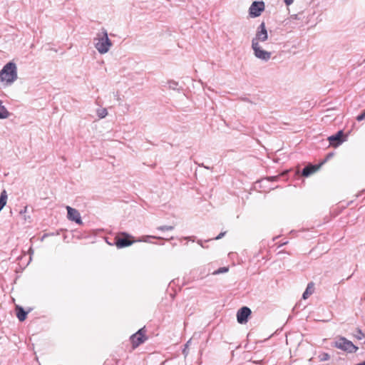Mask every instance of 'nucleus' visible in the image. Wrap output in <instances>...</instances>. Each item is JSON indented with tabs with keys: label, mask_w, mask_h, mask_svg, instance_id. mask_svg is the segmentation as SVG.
<instances>
[{
	"label": "nucleus",
	"mask_w": 365,
	"mask_h": 365,
	"mask_svg": "<svg viewBox=\"0 0 365 365\" xmlns=\"http://www.w3.org/2000/svg\"><path fill=\"white\" fill-rule=\"evenodd\" d=\"M197 243L198 245H200L202 247H204V245H203V244H202V240H197Z\"/></svg>",
	"instance_id": "c756f323"
},
{
	"label": "nucleus",
	"mask_w": 365,
	"mask_h": 365,
	"mask_svg": "<svg viewBox=\"0 0 365 365\" xmlns=\"http://www.w3.org/2000/svg\"><path fill=\"white\" fill-rule=\"evenodd\" d=\"M251 314L252 311L248 307H242L237 312V319H247Z\"/></svg>",
	"instance_id": "f8f14e48"
},
{
	"label": "nucleus",
	"mask_w": 365,
	"mask_h": 365,
	"mask_svg": "<svg viewBox=\"0 0 365 365\" xmlns=\"http://www.w3.org/2000/svg\"><path fill=\"white\" fill-rule=\"evenodd\" d=\"M228 270H229V268L227 267H220L218 269L214 271L212 274L215 275L220 274L227 272Z\"/></svg>",
	"instance_id": "aec40b11"
},
{
	"label": "nucleus",
	"mask_w": 365,
	"mask_h": 365,
	"mask_svg": "<svg viewBox=\"0 0 365 365\" xmlns=\"http://www.w3.org/2000/svg\"><path fill=\"white\" fill-rule=\"evenodd\" d=\"M184 240H191V237H183Z\"/></svg>",
	"instance_id": "473e14b6"
},
{
	"label": "nucleus",
	"mask_w": 365,
	"mask_h": 365,
	"mask_svg": "<svg viewBox=\"0 0 365 365\" xmlns=\"http://www.w3.org/2000/svg\"><path fill=\"white\" fill-rule=\"evenodd\" d=\"M148 238L158 239V240H165L164 238H163L161 237H158V236H154V235H146V236H143L140 239L136 240V242H149L148 240Z\"/></svg>",
	"instance_id": "f3484780"
},
{
	"label": "nucleus",
	"mask_w": 365,
	"mask_h": 365,
	"mask_svg": "<svg viewBox=\"0 0 365 365\" xmlns=\"http://www.w3.org/2000/svg\"><path fill=\"white\" fill-rule=\"evenodd\" d=\"M190 342V339L185 344V347H187V346H189V343Z\"/></svg>",
	"instance_id": "f704fd0d"
},
{
	"label": "nucleus",
	"mask_w": 365,
	"mask_h": 365,
	"mask_svg": "<svg viewBox=\"0 0 365 365\" xmlns=\"http://www.w3.org/2000/svg\"><path fill=\"white\" fill-rule=\"evenodd\" d=\"M268 39V33L264 22H262L257 27L255 36L252 40V44L254 43H259L264 42Z\"/></svg>",
	"instance_id": "39448f33"
},
{
	"label": "nucleus",
	"mask_w": 365,
	"mask_h": 365,
	"mask_svg": "<svg viewBox=\"0 0 365 365\" xmlns=\"http://www.w3.org/2000/svg\"><path fill=\"white\" fill-rule=\"evenodd\" d=\"M277 178V177L274 176V177H271V178H270V179H272V180H275Z\"/></svg>",
	"instance_id": "72a5a7b5"
},
{
	"label": "nucleus",
	"mask_w": 365,
	"mask_h": 365,
	"mask_svg": "<svg viewBox=\"0 0 365 365\" xmlns=\"http://www.w3.org/2000/svg\"><path fill=\"white\" fill-rule=\"evenodd\" d=\"M158 230H160V231H170V230H174V227L173 226H171V225H162V226H159L156 228Z\"/></svg>",
	"instance_id": "a211bd4d"
},
{
	"label": "nucleus",
	"mask_w": 365,
	"mask_h": 365,
	"mask_svg": "<svg viewBox=\"0 0 365 365\" xmlns=\"http://www.w3.org/2000/svg\"><path fill=\"white\" fill-rule=\"evenodd\" d=\"M293 1H294V0H284V3H285V4H286L287 6H289V5H291V4L293 3Z\"/></svg>",
	"instance_id": "cd10ccee"
},
{
	"label": "nucleus",
	"mask_w": 365,
	"mask_h": 365,
	"mask_svg": "<svg viewBox=\"0 0 365 365\" xmlns=\"http://www.w3.org/2000/svg\"><path fill=\"white\" fill-rule=\"evenodd\" d=\"M225 234H226V232H220L217 237L213 238V240H220V239L222 238Z\"/></svg>",
	"instance_id": "a878e982"
},
{
	"label": "nucleus",
	"mask_w": 365,
	"mask_h": 365,
	"mask_svg": "<svg viewBox=\"0 0 365 365\" xmlns=\"http://www.w3.org/2000/svg\"><path fill=\"white\" fill-rule=\"evenodd\" d=\"M17 78V67L12 61L7 63L0 71V81L6 86L11 85Z\"/></svg>",
	"instance_id": "f257e3e1"
},
{
	"label": "nucleus",
	"mask_w": 365,
	"mask_h": 365,
	"mask_svg": "<svg viewBox=\"0 0 365 365\" xmlns=\"http://www.w3.org/2000/svg\"><path fill=\"white\" fill-rule=\"evenodd\" d=\"M334 346L349 353H355L358 350L357 346L344 337H341L335 341Z\"/></svg>",
	"instance_id": "20e7f679"
},
{
	"label": "nucleus",
	"mask_w": 365,
	"mask_h": 365,
	"mask_svg": "<svg viewBox=\"0 0 365 365\" xmlns=\"http://www.w3.org/2000/svg\"><path fill=\"white\" fill-rule=\"evenodd\" d=\"M9 115V111L6 110L5 106L1 105V102L0 101V119H5Z\"/></svg>",
	"instance_id": "dca6fc26"
},
{
	"label": "nucleus",
	"mask_w": 365,
	"mask_h": 365,
	"mask_svg": "<svg viewBox=\"0 0 365 365\" xmlns=\"http://www.w3.org/2000/svg\"><path fill=\"white\" fill-rule=\"evenodd\" d=\"M108 114L107 110L103 108L98 112V115L99 118H105Z\"/></svg>",
	"instance_id": "4be33fe9"
},
{
	"label": "nucleus",
	"mask_w": 365,
	"mask_h": 365,
	"mask_svg": "<svg viewBox=\"0 0 365 365\" xmlns=\"http://www.w3.org/2000/svg\"><path fill=\"white\" fill-rule=\"evenodd\" d=\"M264 10V1H253L249 9V14L251 17L255 18L261 15L262 12Z\"/></svg>",
	"instance_id": "6e6552de"
},
{
	"label": "nucleus",
	"mask_w": 365,
	"mask_h": 365,
	"mask_svg": "<svg viewBox=\"0 0 365 365\" xmlns=\"http://www.w3.org/2000/svg\"><path fill=\"white\" fill-rule=\"evenodd\" d=\"M320 361H325L330 359V356L328 353L323 352L318 356Z\"/></svg>",
	"instance_id": "6ab92c4d"
},
{
	"label": "nucleus",
	"mask_w": 365,
	"mask_h": 365,
	"mask_svg": "<svg viewBox=\"0 0 365 365\" xmlns=\"http://www.w3.org/2000/svg\"><path fill=\"white\" fill-rule=\"evenodd\" d=\"M103 36L98 38V41L95 43V48L101 53H107L112 46V41L109 39L108 32L106 29H102Z\"/></svg>",
	"instance_id": "f03ea898"
},
{
	"label": "nucleus",
	"mask_w": 365,
	"mask_h": 365,
	"mask_svg": "<svg viewBox=\"0 0 365 365\" xmlns=\"http://www.w3.org/2000/svg\"><path fill=\"white\" fill-rule=\"evenodd\" d=\"M132 237L127 232H121L120 236H117L115 238V245L118 248H123L133 245L135 242L131 240Z\"/></svg>",
	"instance_id": "423d86ee"
},
{
	"label": "nucleus",
	"mask_w": 365,
	"mask_h": 365,
	"mask_svg": "<svg viewBox=\"0 0 365 365\" xmlns=\"http://www.w3.org/2000/svg\"><path fill=\"white\" fill-rule=\"evenodd\" d=\"M314 284L313 282H309L307 284V287L302 294V298L304 299H307L314 292Z\"/></svg>",
	"instance_id": "4468645a"
},
{
	"label": "nucleus",
	"mask_w": 365,
	"mask_h": 365,
	"mask_svg": "<svg viewBox=\"0 0 365 365\" xmlns=\"http://www.w3.org/2000/svg\"><path fill=\"white\" fill-rule=\"evenodd\" d=\"M7 193L5 190H2L0 194V212L6 204Z\"/></svg>",
	"instance_id": "2eb2a0df"
},
{
	"label": "nucleus",
	"mask_w": 365,
	"mask_h": 365,
	"mask_svg": "<svg viewBox=\"0 0 365 365\" xmlns=\"http://www.w3.org/2000/svg\"><path fill=\"white\" fill-rule=\"evenodd\" d=\"M15 310L18 319H26L27 314L31 312V309L30 308L28 311H25L22 307L16 305Z\"/></svg>",
	"instance_id": "ddd939ff"
},
{
	"label": "nucleus",
	"mask_w": 365,
	"mask_h": 365,
	"mask_svg": "<svg viewBox=\"0 0 365 365\" xmlns=\"http://www.w3.org/2000/svg\"><path fill=\"white\" fill-rule=\"evenodd\" d=\"M364 336V334L361 331V330H359L358 331V335L356 336V337L359 339H361L362 337Z\"/></svg>",
	"instance_id": "bb28decb"
},
{
	"label": "nucleus",
	"mask_w": 365,
	"mask_h": 365,
	"mask_svg": "<svg viewBox=\"0 0 365 365\" xmlns=\"http://www.w3.org/2000/svg\"><path fill=\"white\" fill-rule=\"evenodd\" d=\"M66 210L67 217L69 220L73 221L78 225H81L83 223L80 212L76 209L67 206Z\"/></svg>",
	"instance_id": "9d476101"
},
{
	"label": "nucleus",
	"mask_w": 365,
	"mask_h": 365,
	"mask_svg": "<svg viewBox=\"0 0 365 365\" xmlns=\"http://www.w3.org/2000/svg\"><path fill=\"white\" fill-rule=\"evenodd\" d=\"M287 242H283V244H282V245H285V244H287Z\"/></svg>",
	"instance_id": "e433bc0d"
},
{
	"label": "nucleus",
	"mask_w": 365,
	"mask_h": 365,
	"mask_svg": "<svg viewBox=\"0 0 365 365\" xmlns=\"http://www.w3.org/2000/svg\"><path fill=\"white\" fill-rule=\"evenodd\" d=\"M252 48L256 58L266 62L270 59L272 55L271 52L263 50L259 43H252Z\"/></svg>",
	"instance_id": "0eeeda50"
},
{
	"label": "nucleus",
	"mask_w": 365,
	"mask_h": 365,
	"mask_svg": "<svg viewBox=\"0 0 365 365\" xmlns=\"http://www.w3.org/2000/svg\"><path fill=\"white\" fill-rule=\"evenodd\" d=\"M113 94H114V97H115V98H116V99H117L118 101H120V95H119L118 92L113 93Z\"/></svg>",
	"instance_id": "c85d7f7f"
},
{
	"label": "nucleus",
	"mask_w": 365,
	"mask_h": 365,
	"mask_svg": "<svg viewBox=\"0 0 365 365\" xmlns=\"http://www.w3.org/2000/svg\"><path fill=\"white\" fill-rule=\"evenodd\" d=\"M176 245V243H173V246L175 247Z\"/></svg>",
	"instance_id": "4c0bfd02"
},
{
	"label": "nucleus",
	"mask_w": 365,
	"mask_h": 365,
	"mask_svg": "<svg viewBox=\"0 0 365 365\" xmlns=\"http://www.w3.org/2000/svg\"><path fill=\"white\" fill-rule=\"evenodd\" d=\"M320 167H321V164H319V165L309 164V165H306L302 169V170L301 172V174L304 177H306V178L309 177L312 174H313L315 172H317L319 169Z\"/></svg>",
	"instance_id": "9b49d317"
},
{
	"label": "nucleus",
	"mask_w": 365,
	"mask_h": 365,
	"mask_svg": "<svg viewBox=\"0 0 365 365\" xmlns=\"http://www.w3.org/2000/svg\"><path fill=\"white\" fill-rule=\"evenodd\" d=\"M206 169H210L209 167H207V166H204Z\"/></svg>",
	"instance_id": "c9c22d12"
},
{
	"label": "nucleus",
	"mask_w": 365,
	"mask_h": 365,
	"mask_svg": "<svg viewBox=\"0 0 365 365\" xmlns=\"http://www.w3.org/2000/svg\"><path fill=\"white\" fill-rule=\"evenodd\" d=\"M328 140L331 146L336 148L346 140V136L344 135V131L340 130L335 134L329 136Z\"/></svg>",
	"instance_id": "1a4fd4ad"
},
{
	"label": "nucleus",
	"mask_w": 365,
	"mask_h": 365,
	"mask_svg": "<svg viewBox=\"0 0 365 365\" xmlns=\"http://www.w3.org/2000/svg\"><path fill=\"white\" fill-rule=\"evenodd\" d=\"M240 324H245L248 321H237Z\"/></svg>",
	"instance_id": "7c9ffc66"
},
{
	"label": "nucleus",
	"mask_w": 365,
	"mask_h": 365,
	"mask_svg": "<svg viewBox=\"0 0 365 365\" xmlns=\"http://www.w3.org/2000/svg\"><path fill=\"white\" fill-rule=\"evenodd\" d=\"M146 333L147 329L145 327H143L130 336V341L133 349H136L148 340V337L146 335Z\"/></svg>",
	"instance_id": "7ed1b4c3"
},
{
	"label": "nucleus",
	"mask_w": 365,
	"mask_h": 365,
	"mask_svg": "<svg viewBox=\"0 0 365 365\" xmlns=\"http://www.w3.org/2000/svg\"><path fill=\"white\" fill-rule=\"evenodd\" d=\"M303 14H301V13H299V14H293L291 16V19H296V20H302V18H303Z\"/></svg>",
	"instance_id": "b1692460"
},
{
	"label": "nucleus",
	"mask_w": 365,
	"mask_h": 365,
	"mask_svg": "<svg viewBox=\"0 0 365 365\" xmlns=\"http://www.w3.org/2000/svg\"><path fill=\"white\" fill-rule=\"evenodd\" d=\"M356 365H365V361H362V362H361L359 364H357Z\"/></svg>",
	"instance_id": "2f4dec72"
},
{
	"label": "nucleus",
	"mask_w": 365,
	"mask_h": 365,
	"mask_svg": "<svg viewBox=\"0 0 365 365\" xmlns=\"http://www.w3.org/2000/svg\"><path fill=\"white\" fill-rule=\"evenodd\" d=\"M334 155V153H329L327 155L325 159L320 163L321 165L322 164H324L325 162H327L328 160H329L330 158H331Z\"/></svg>",
	"instance_id": "393cba45"
},
{
	"label": "nucleus",
	"mask_w": 365,
	"mask_h": 365,
	"mask_svg": "<svg viewBox=\"0 0 365 365\" xmlns=\"http://www.w3.org/2000/svg\"><path fill=\"white\" fill-rule=\"evenodd\" d=\"M356 120L358 121L365 120V109L359 115H357Z\"/></svg>",
	"instance_id": "5701e85b"
},
{
	"label": "nucleus",
	"mask_w": 365,
	"mask_h": 365,
	"mask_svg": "<svg viewBox=\"0 0 365 365\" xmlns=\"http://www.w3.org/2000/svg\"><path fill=\"white\" fill-rule=\"evenodd\" d=\"M168 83L169 86V88L173 89V90H178V88H177L178 86V82L170 80L168 82Z\"/></svg>",
	"instance_id": "412c9836"
}]
</instances>
